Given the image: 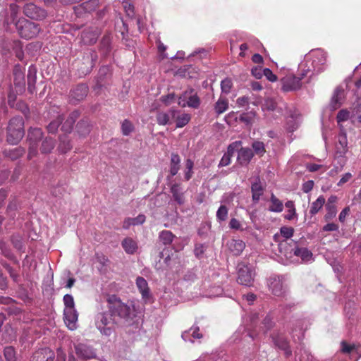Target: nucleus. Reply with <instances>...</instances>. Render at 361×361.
Instances as JSON below:
<instances>
[{
  "instance_id": "nucleus-1",
  "label": "nucleus",
  "mask_w": 361,
  "mask_h": 361,
  "mask_svg": "<svg viewBox=\"0 0 361 361\" xmlns=\"http://www.w3.org/2000/svg\"><path fill=\"white\" fill-rule=\"evenodd\" d=\"M108 310L117 323L125 326H131L140 318V312L132 302L125 303L116 295H109L107 298Z\"/></svg>"
},
{
  "instance_id": "nucleus-2",
  "label": "nucleus",
  "mask_w": 361,
  "mask_h": 361,
  "mask_svg": "<svg viewBox=\"0 0 361 361\" xmlns=\"http://www.w3.org/2000/svg\"><path fill=\"white\" fill-rule=\"evenodd\" d=\"M326 54L321 49L311 50L298 66L302 77L311 78L323 72L326 68Z\"/></svg>"
},
{
  "instance_id": "nucleus-3",
  "label": "nucleus",
  "mask_w": 361,
  "mask_h": 361,
  "mask_svg": "<svg viewBox=\"0 0 361 361\" xmlns=\"http://www.w3.org/2000/svg\"><path fill=\"white\" fill-rule=\"evenodd\" d=\"M259 319V314L257 312H251L247 317L245 328V336H247L255 341L259 336V331L262 330L264 334L270 330L274 325L273 317L271 313L268 314L262 323V326L257 328V324Z\"/></svg>"
},
{
  "instance_id": "nucleus-4",
  "label": "nucleus",
  "mask_w": 361,
  "mask_h": 361,
  "mask_svg": "<svg viewBox=\"0 0 361 361\" xmlns=\"http://www.w3.org/2000/svg\"><path fill=\"white\" fill-rule=\"evenodd\" d=\"M24 122L20 116L12 118L7 128V142L11 145L18 144L24 136Z\"/></svg>"
},
{
  "instance_id": "nucleus-5",
  "label": "nucleus",
  "mask_w": 361,
  "mask_h": 361,
  "mask_svg": "<svg viewBox=\"0 0 361 361\" xmlns=\"http://www.w3.org/2000/svg\"><path fill=\"white\" fill-rule=\"evenodd\" d=\"M116 319L111 315V312H104L98 313L95 317V325L100 333L106 336H111L115 331Z\"/></svg>"
},
{
  "instance_id": "nucleus-6",
  "label": "nucleus",
  "mask_w": 361,
  "mask_h": 361,
  "mask_svg": "<svg viewBox=\"0 0 361 361\" xmlns=\"http://www.w3.org/2000/svg\"><path fill=\"white\" fill-rule=\"evenodd\" d=\"M305 240L299 241L290 240L289 244L286 257H291L294 255L300 258L303 262H310L313 260V255L312 252L305 246Z\"/></svg>"
},
{
  "instance_id": "nucleus-7",
  "label": "nucleus",
  "mask_w": 361,
  "mask_h": 361,
  "mask_svg": "<svg viewBox=\"0 0 361 361\" xmlns=\"http://www.w3.org/2000/svg\"><path fill=\"white\" fill-rule=\"evenodd\" d=\"M16 28L20 37L30 39L35 37L40 32L39 25L24 18L16 22Z\"/></svg>"
},
{
  "instance_id": "nucleus-8",
  "label": "nucleus",
  "mask_w": 361,
  "mask_h": 361,
  "mask_svg": "<svg viewBox=\"0 0 361 361\" xmlns=\"http://www.w3.org/2000/svg\"><path fill=\"white\" fill-rule=\"evenodd\" d=\"M237 273L238 283L247 287H250L253 285L255 276V269L252 265L239 263L238 265Z\"/></svg>"
},
{
  "instance_id": "nucleus-9",
  "label": "nucleus",
  "mask_w": 361,
  "mask_h": 361,
  "mask_svg": "<svg viewBox=\"0 0 361 361\" xmlns=\"http://www.w3.org/2000/svg\"><path fill=\"white\" fill-rule=\"evenodd\" d=\"M267 286L269 291L275 296L283 297L287 292V286L285 283V276L273 274L267 279Z\"/></svg>"
},
{
  "instance_id": "nucleus-10",
  "label": "nucleus",
  "mask_w": 361,
  "mask_h": 361,
  "mask_svg": "<svg viewBox=\"0 0 361 361\" xmlns=\"http://www.w3.org/2000/svg\"><path fill=\"white\" fill-rule=\"evenodd\" d=\"M43 133L41 128H30L28 132L29 152L27 157L31 159L37 154L38 142L42 140Z\"/></svg>"
},
{
  "instance_id": "nucleus-11",
  "label": "nucleus",
  "mask_w": 361,
  "mask_h": 361,
  "mask_svg": "<svg viewBox=\"0 0 361 361\" xmlns=\"http://www.w3.org/2000/svg\"><path fill=\"white\" fill-rule=\"evenodd\" d=\"M298 75H288L281 80L282 89L285 92L299 90L302 86L301 80L305 78L302 77L301 71L298 70Z\"/></svg>"
},
{
  "instance_id": "nucleus-12",
  "label": "nucleus",
  "mask_w": 361,
  "mask_h": 361,
  "mask_svg": "<svg viewBox=\"0 0 361 361\" xmlns=\"http://www.w3.org/2000/svg\"><path fill=\"white\" fill-rule=\"evenodd\" d=\"M23 13L29 18L42 20L47 16V11L33 3L26 4L23 6Z\"/></svg>"
},
{
  "instance_id": "nucleus-13",
  "label": "nucleus",
  "mask_w": 361,
  "mask_h": 361,
  "mask_svg": "<svg viewBox=\"0 0 361 361\" xmlns=\"http://www.w3.org/2000/svg\"><path fill=\"white\" fill-rule=\"evenodd\" d=\"M77 356L80 359L90 360L96 357V351L92 346L87 343H78L75 345Z\"/></svg>"
},
{
  "instance_id": "nucleus-14",
  "label": "nucleus",
  "mask_w": 361,
  "mask_h": 361,
  "mask_svg": "<svg viewBox=\"0 0 361 361\" xmlns=\"http://www.w3.org/2000/svg\"><path fill=\"white\" fill-rule=\"evenodd\" d=\"M281 235L285 238V240L279 243V250L281 254L287 255L288 250H286L290 244V238L293 235L294 228L292 227L283 226L280 228Z\"/></svg>"
},
{
  "instance_id": "nucleus-15",
  "label": "nucleus",
  "mask_w": 361,
  "mask_h": 361,
  "mask_svg": "<svg viewBox=\"0 0 361 361\" xmlns=\"http://www.w3.org/2000/svg\"><path fill=\"white\" fill-rule=\"evenodd\" d=\"M54 352L49 348H42L36 350L30 357V361H54Z\"/></svg>"
},
{
  "instance_id": "nucleus-16",
  "label": "nucleus",
  "mask_w": 361,
  "mask_h": 361,
  "mask_svg": "<svg viewBox=\"0 0 361 361\" xmlns=\"http://www.w3.org/2000/svg\"><path fill=\"white\" fill-rule=\"evenodd\" d=\"M88 92V87L85 84H80L73 88L70 93L71 102L77 104L79 102L83 100Z\"/></svg>"
},
{
  "instance_id": "nucleus-17",
  "label": "nucleus",
  "mask_w": 361,
  "mask_h": 361,
  "mask_svg": "<svg viewBox=\"0 0 361 361\" xmlns=\"http://www.w3.org/2000/svg\"><path fill=\"white\" fill-rule=\"evenodd\" d=\"M274 345L284 352L286 357H289L292 354L288 342L286 338L279 334H273L271 336Z\"/></svg>"
},
{
  "instance_id": "nucleus-18",
  "label": "nucleus",
  "mask_w": 361,
  "mask_h": 361,
  "mask_svg": "<svg viewBox=\"0 0 361 361\" xmlns=\"http://www.w3.org/2000/svg\"><path fill=\"white\" fill-rule=\"evenodd\" d=\"M337 142L336 144V153L340 157H343L348 151V138L344 129L341 128L337 136Z\"/></svg>"
},
{
  "instance_id": "nucleus-19",
  "label": "nucleus",
  "mask_w": 361,
  "mask_h": 361,
  "mask_svg": "<svg viewBox=\"0 0 361 361\" xmlns=\"http://www.w3.org/2000/svg\"><path fill=\"white\" fill-rule=\"evenodd\" d=\"M14 85L17 92H22L25 90V75L20 66H15L13 69Z\"/></svg>"
},
{
  "instance_id": "nucleus-20",
  "label": "nucleus",
  "mask_w": 361,
  "mask_h": 361,
  "mask_svg": "<svg viewBox=\"0 0 361 361\" xmlns=\"http://www.w3.org/2000/svg\"><path fill=\"white\" fill-rule=\"evenodd\" d=\"M78 314L76 310H63V319L66 326L71 331L77 329Z\"/></svg>"
},
{
  "instance_id": "nucleus-21",
  "label": "nucleus",
  "mask_w": 361,
  "mask_h": 361,
  "mask_svg": "<svg viewBox=\"0 0 361 361\" xmlns=\"http://www.w3.org/2000/svg\"><path fill=\"white\" fill-rule=\"evenodd\" d=\"M254 157V152L249 147H240L238 150L237 161L241 166H247Z\"/></svg>"
},
{
  "instance_id": "nucleus-22",
  "label": "nucleus",
  "mask_w": 361,
  "mask_h": 361,
  "mask_svg": "<svg viewBox=\"0 0 361 361\" xmlns=\"http://www.w3.org/2000/svg\"><path fill=\"white\" fill-rule=\"evenodd\" d=\"M37 69L35 65H30L27 70V90L30 94L35 92V84L37 81Z\"/></svg>"
},
{
  "instance_id": "nucleus-23",
  "label": "nucleus",
  "mask_w": 361,
  "mask_h": 361,
  "mask_svg": "<svg viewBox=\"0 0 361 361\" xmlns=\"http://www.w3.org/2000/svg\"><path fill=\"white\" fill-rule=\"evenodd\" d=\"M181 336L185 341L194 343L195 339L202 338L203 335L200 332V328L198 326H192L188 330L183 332Z\"/></svg>"
},
{
  "instance_id": "nucleus-24",
  "label": "nucleus",
  "mask_w": 361,
  "mask_h": 361,
  "mask_svg": "<svg viewBox=\"0 0 361 361\" xmlns=\"http://www.w3.org/2000/svg\"><path fill=\"white\" fill-rule=\"evenodd\" d=\"M136 286L142 295V299L145 302L148 301L151 298V293L147 281L143 277L138 276L136 279Z\"/></svg>"
},
{
  "instance_id": "nucleus-25",
  "label": "nucleus",
  "mask_w": 361,
  "mask_h": 361,
  "mask_svg": "<svg viewBox=\"0 0 361 361\" xmlns=\"http://www.w3.org/2000/svg\"><path fill=\"white\" fill-rule=\"evenodd\" d=\"M186 91L188 94L185 105L190 108L198 109L200 106L201 100L197 92L192 88H189Z\"/></svg>"
},
{
  "instance_id": "nucleus-26",
  "label": "nucleus",
  "mask_w": 361,
  "mask_h": 361,
  "mask_svg": "<svg viewBox=\"0 0 361 361\" xmlns=\"http://www.w3.org/2000/svg\"><path fill=\"white\" fill-rule=\"evenodd\" d=\"M264 187L262 186L259 178H257L256 181L252 183L251 185L252 198L254 203H257L259 201L264 193Z\"/></svg>"
},
{
  "instance_id": "nucleus-27",
  "label": "nucleus",
  "mask_w": 361,
  "mask_h": 361,
  "mask_svg": "<svg viewBox=\"0 0 361 361\" xmlns=\"http://www.w3.org/2000/svg\"><path fill=\"white\" fill-rule=\"evenodd\" d=\"M19 6L16 4H11L8 9L7 10V16L4 19V22L7 24L14 23L18 20V14L19 13Z\"/></svg>"
},
{
  "instance_id": "nucleus-28",
  "label": "nucleus",
  "mask_w": 361,
  "mask_h": 361,
  "mask_svg": "<svg viewBox=\"0 0 361 361\" xmlns=\"http://www.w3.org/2000/svg\"><path fill=\"white\" fill-rule=\"evenodd\" d=\"M229 250L234 255H240L245 247V243L240 239H232L227 243Z\"/></svg>"
},
{
  "instance_id": "nucleus-29",
  "label": "nucleus",
  "mask_w": 361,
  "mask_h": 361,
  "mask_svg": "<svg viewBox=\"0 0 361 361\" xmlns=\"http://www.w3.org/2000/svg\"><path fill=\"white\" fill-rule=\"evenodd\" d=\"M357 311V306L355 300H348L345 303L344 314L345 317L350 321H354L355 313Z\"/></svg>"
},
{
  "instance_id": "nucleus-30",
  "label": "nucleus",
  "mask_w": 361,
  "mask_h": 361,
  "mask_svg": "<svg viewBox=\"0 0 361 361\" xmlns=\"http://www.w3.org/2000/svg\"><path fill=\"white\" fill-rule=\"evenodd\" d=\"M78 116L79 113L77 111H73L69 115L64 123L62 124V130L65 131L66 133H70L73 129V125Z\"/></svg>"
},
{
  "instance_id": "nucleus-31",
  "label": "nucleus",
  "mask_w": 361,
  "mask_h": 361,
  "mask_svg": "<svg viewBox=\"0 0 361 361\" xmlns=\"http://www.w3.org/2000/svg\"><path fill=\"white\" fill-rule=\"evenodd\" d=\"M121 245L125 250V252L128 254L133 255L137 250V243L130 238H125L122 243Z\"/></svg>"
},
{
  "instance_id": "nucleus-32",
  "label": "nucleus",
  "mask_w": 361,
  "mask_h": 361,
  "mask_svg": "<svg viewBox=\"0 0 361 361\" xmlns=\"http://www.w3.org/2000/svg\"><path fill=\"white\" fill-rule=\"evenodd\" d=\"M269 211L271 212L280 213L283 209V202L277 198L274 193H271L270 197V206L269 207Z\"/></svg>"
},
{
  "instance_id": "nucleus-33",
  "label": "nucleus",
  "mask_w": 361,
  "mask_h": 361,
  "mask_svg": "<svg viewBox=\"0 0 361 361\" xmlns=\"http://www.w3.org/2000/svg\"><path fill=\"white\" fill-rule=\"evenodd\" d=\"M181 190L178 183H173L171 186V192L172 193L173 198L180 205L184 203V198Z\"/></svg>"
},
{
  "instance_id": "nucleus-34",
  "label": "nucleus",
  "mask_w": 361,
  "mask_h": 361,
  "mask_svg": "<svg viewBox=\"0 0 361 361\" xmlns=\"http://www.w3.org/2000/svg\"><path fill=\"white\" fill-rule=\"evenodd\" d=\"M111 50V39L109 35H105L100 42V51L107 56Z\"/></svg>"
},
{
  "instance_id": "nucleus-35",
  "label": "nucleus",
  "mask_w": 361,
  "mask_h": 361,
  "mask_svg": "<svg viewBox=\"0 0 361 361\" xmlns=\"http://www.w3.org/2000/svg\"><path fill=\"white\" fill-rule=\"evenodd\" d=\"M11 241L15 249L20 252L25 251V243L23 237L19 233H15L11 235Z\"/></svg>"
},
{
  "instance_id": "nucleus-36",
  "label": "nucleus",
  "mask_w": 361,
  "mask_h": 361,
  "mask_svg": "<svg viewBox=\"0 0 361 361\" xmlns=\"http://www.w3.org/2000/svg\"><path fill=\"white\" fill-rule=\"evenodd\" d=\"M25 153V149L23 147H18L13 149H4V154L5 157L12 159L16 160L23 156Z\"/></svg>"
},
{
  "instance_id": "nucleus-37",
  "label": "nucleus",
  "mask_w": 361,
  "mask_h": 361,
  "mask_svg": "<svg viewBox=\"0 0 361 361\" xmlns=\"http://www.w3.org/2000/svg\"><path fill=\"white\" fill-rule=\"evenodd\" d=\"M228 356L226 353L203 355L197 361H228Z\"/></svg>"
},
{
  "instance_id": "nucleus-38",
  "label": "nucleus",
  "mask_w": 361,
  "mask_h": 361,
  "mask_svg": "<svg viewBox=\"0 0 361 361\" xmlns=\"http://www.w3.org/2000/svg\"><path fill=\"white\" fill-rule=\"evenodd\" d=\"M180 158L177 154H172L170 163V174L171 176H176L180 169Z\"/></svg>"
},
{
  "instance_id": "nucleus-39",
  "label": "nucleus",
  "mask_w": 361,
  "mask_h": 361,
  "mask_svg": "<svg viewBox=\"0 0 361 361\" xmlns=\"http://www.w3.org/2000/svg\"><path fill=\"white\" fill-rule=\"evenodd\" d=\"M343 97V90L341 87H337L331 98V105L334 109L338 108L341 104V101Z\"/></svg>"
},
{
  "instance_id": "nucleus-40",
  "label": "nucleus",
  "mask_w": 361,
  "mask_h": 361,
  "mask_svg": "<svg viewBox=\"0 0 361 361\" xmlns=\"http://www.w3.org/2000/svg\"><path fill=\"white\" fill-rule=\"evenodd\" d=\"M3 353L6 361H18L17 350L13 346L4 347Z\"/></svg>"
},
{
  "instance_id": "nucleus-41",
  "label": "nucleus",
  "mask_w": 361,
  "mask_h": 361,
  "mask_svg": "<svg viewBox=\"0 0 361 361\" xmlns=\"http://www.w3.org/2000/svg\"><path fill=\"white\" fill-rule=\"evenodd\" d=\"M60 142L58 147V149L61 153H66L72 149V145L71 141L66 135L60 136Z\"/></svg>"
},
{
  "instance_id": "nucleus-42",
  "label": "nucleus",
  "mask_w": 361,
  "mask_h": 361,
  "mask_svg": "<svg viewBox=\"0 0 361 361\" xmlns=\"http://www.w3.org/2000/svg\"><path fill=\"white\" fill-rule=\"evenodd\" d=\"M0 250L2 255L8 258V259L13 261L16 265H18V260L15 255L13 254L11 250L8 247V245L4 242L0 241Z\"/></svg>"
},
{
  "instance_id": "nucleus-43",
  "label": "nucleus",
  "mask_w": 361,
  "mask_h": 361,
  "mask_svg": "<svg viewBox=\"0 0 361 361\" xmlns=\"http://www.w3.org/2000/svg\"><path fill=\"white\" fill-rule=\"evenodd\" d=\"M175 235L172 233L171 231L168 230H164L161 231L159 234V240L164 245H169L173 241L175 238Z\"/></svg>"
},
{
  "instance_id": "nucleus-44",
  "label": "nucleus",
  "mask_w": 361,
  "mask_h": 361,
  "mask_svg": "<svg viewBox=\"0 0 361 361\" xmlns=\"http://www.w3.org/2000/svg\"><path fill=\"white\" fill-rule=\"evenodd\" d=\"M190 119L191 116L189 114L180 112L176 120V127L177 128H183L190 122Z\"/></svg>"
},
{
  "instance_id": "nucleus-45",
  "label": "nucleus",
  "mask_w": 361,
  "mask_h": 361,
  "mask_svg": "<svg viewBox=\"0 0 361 361\" xmlns=\"http://www.w3.org/2000/svg\"><path fill=\"white\" fill-rule=\"evenodd\" d=\"M55 146L54 140L50 137H46L41 146V152L44 154L50 153Z\"/></svg>"
},
{
  "instance_id": "nucleus-46",
  "label": "nucleus",
  "mask_w": 361,
  "mask_h": 361,
  "mask_svg": "<svg viewBox=\"0 0 361 361\" xmlns=\"http://www.w3.org/2000/svg\"><path fill=\"white\" fill-rule=\"evenodd\" d=\"M228 108V102L226 99L220 97L215 103L214 110L217 114H221L225 112Z\"/></svg>"
},
{
  "instance_id": "nucleus-47",
  "label": "nucleus",
  "mask_w": 361,
  "mask_h": 361,
  "mask_svg": "<svg viewBox=\"0 0 361 361\" xmlns=\"http://www.w3.org/2000/svg\"><path fill=\"white\" fill-rule=\"evenodd\" d=\"M325 204V198L324 196L320 195L314 202H312L310 213L312 215H314L322 209L323 205Z\"/></svg>"
},
{
  "instance_id": "nucleus-48",
  "label": "nucleus",
  "mask_w": 361,
  "mask_h": 361,
  "mask_svg": "<svg viewBox=\"0 0 361 361\" xmlns=\"http://www.w3.org/2000/svg\"><path fill=\"white\" fill-rule=\"evenodd\" d=\"M228 209L224 204H221L216 213V221L219 223L225 221L228 218Z\"/></svg>"
},
{
  "instance_id": "nucleus-49",
  "label": "nucleus",
  "mask_w": 361,
  "mask_h": 361,
  "mask_svg": "<svg viewBox=\"0 0 361 361\" xmlns=\"http://www.w3.org/2000/svg\"><path fill=\"white\" fill-rule=\"evenodd\" d=\"M157 123L159 126H167L169 124V117L167 111H159L156 115Z\"/></svg>"
},
{
  "instance_id": "nucleus-50",
  "label": "nucleus",
  "mask_w": 361,
  "mask_h": 361,
  "mask_svg": "<svg viewBox=\"0 0 361 361\" xmlns=\"http://www.w3.org/2000/svg\"><path fill=\"white\" fill-rule=\"evenodd\" d=\"M122 6L128 17L133 18L135 16V7L130 0H123Z\"/></svg>"
},
{
  "instance_id": "nucleus-51",
  "label": "nucleus",
  "mask_w": 361,
  "mask_h": 361,
  "mask_svg": "<svg viewBox=\"0 0 361 361\" xmlns=\"http://www.w3.org/2000/svg\"><path fill=\"white\" fill-rule=\"evenodd\" d=\"M252 147L254 153L259 157L263 156L266 152L264 142L259 140L253 141L252 143Z\"/></svg>"
},
{
  "instance_id": "nucleus-52",
  "label": "nucleus",
  "mask_w": 361,
  "mask_h": 361,
  "mask_svg": "<svg viewBox=\"0 0 361 361\" xmlns=\"http://www.w3.org/2000/svg\"><path fill=\"white\" fill-rule=\"evenodd\" d=\"M326 208V214L324 216V219L326 221H329L336 217L337 214V207L336 206L333 205H325Z\"/></svg>"
},
{
  "instance_id": "nucleus-53",
  "label": "nucleus",
  "mask_w": 361,
  "mask_h": 361,
  "mask_svg": "<svg viewBox=\"0 0 361 361\" xmlns=\"http://www.w3.org/2000/svg\"><path fill=\"white\" fill-rule=\"evenodd\" d=\"M111 73V68L109 66H103L99 70L97 82L99 85H102L104 78Z\"/></svg>"
},
{
  "instance_id": "nucleus-54",
  "label": "nucleus",
  "mask_w": 361,
  "mask_h": 361,
  "mask_svg": "<svg viewBox=\"0 0 361 361\" xmlns=\"http://www.w3.org/2000/svg\"><path fill=\"white\" fill-rule=\"evenodd\" d=\"M277 109V104L272 99H267L262 105V111H274Z\"/></svg>"
},
{
  "instance_id": "nucleus-55",
  "label": "nucleus",
  "mask_w": 361,
  "mask_h": 361,
  "mask_svg": "<svg viewBox=\"0 0 361 361\" xmlns=\"http://www.w3.org/2000/svg\"><path fill=\"white\" fill-rule=\"evenodd\" d=\"M63 120V117L59 115L56 120L52 121L47 126L49 133H54L57 130L59 126L62 123Z\"/></svg>"
},
{
  "instance_id": "nucleus-56",
  "label": "nucleus",
  "mask_w": 361,
  "mask_h": 361,
  "mask_svg": "<svg viewBox=\"0 0 361 361\" xmlns=\"http://www.w3.org/2000/svg\"><path fill=\"white\" fill-rule=\"evenodd\" d=\"M63 302L65 305L64 310H73L75 308V302L73 297L70 294H66L63 296Z\"/></svg>"
},
{
  "instance_id": "nucleus-57",
  "label": "nucleus",
  "mask_w": 361,
  "mask_h": 361,
  "mask_svg": "<svg viewBox=\"0 0 361 361\" xmlns=\"http://www.w3.org/2000/svg\"><path fill=\"white\" fill-rule=\"evenodd\" d=\"M242 141L240 140L233 142L228 146L227 152H226V154H228L230 157H232L235 152H238V150L240 149Z\"/></svg>"
},
{
  "instance_id": "nucleus-58",
  "label": "nucleus",
  "mask_w": 361,
  "mask_h": 361,
  "mask_svg": "<svg viewBox=\"0 0 361 361\" xmlns=\"http://www.w3.org/2000/svg\"><path fill=\"white\" fill-rule=\"evenodd\" d=\"M18 202L16 200H13L10 201V202L8 204L6 212L8 215L12 218L14 219L16 216V211L18 209Z\"/></svg>"
},
{
  "instance_id": "nucleus-59",
  "label": "nucleus",
  "mask_w": 361,
  "mask_h": 361,
  "mask_svg": "<svg viewBox=\"0 0 361 361\" xmlns=\"http://www.w3.org/2000/svg\"><path fill=\"white\" fill-rule=\"evenodd\" d=\"M193 161L188 159L185 162V171L184 174V178L185 180H189L192 176V168H193Z\"/></svg>"
},
{
  "instance_id": "nucleus-60",
  "label": "nucleus",
  "mask_w": 361,
  "mask_h": 361,
  "mask_svg": "<svg viewBox=\"0 0 361 361\" xmlns=\"http://www.w3.org/2000/svg\"><path fill=\"white\" fill-rule=\"evenodd\" d=\"M76 127L78 133L82 136H85L90 131V126L85 121L79 122Z\"/></svg>"
},
{
  "instance_id": "nucleus-61",
  "label": "nucleus",
  "mask_w": 361,
  "mask_h": 361,
  "mask_svg": "<svg viewBox=\"0 0 361 361\" xmlns=\"http://www.w3.org/2000/svg\"><path fill=\"white\" fill-rule=\"evenodd\" d=\"M122 133L128 135L133 130V126L128 120H124L121 124Z\"/></svg>"
},
{
  "instance_id": "nucleus-62",
  "label": "nucleus",
  "mask_w": 361,
  "mask_h": 361,
  "mask_svg": "<svg viewBox=\"0 0 361 361\" xmlns=\"http://www.w3.org/2000/svg\"><path fill=\"white\" fill-rule=\"evenodd\" d=\"M232 82L230 79L226 78L221 82V88L223 92L228 94L232 87Z\"/></svg>"
},
{
  "instance_id": "nucleus-63",
  "label": "nucleus",
  "mask_w": 361,
  "mask_h": 361,
  "mask_svg": "<svg viewBox=\"0 0 361 361\" xmlns=\"http://www.w3.org/2000/svg\"><path fill=\"white\" fill-rule=\"evenodd\" d=\"M310 355L308 353L306 349H300L299 351L297 350L295 352V357H298L300 361H304L306 360H310Z\"/></svg>"
},
{
  "instance_id": "nucleus-64",
  "label": "nucleus",
  "mask_w": 361,
  "mask_h": 361,
  "mask_svg": "<svg viewBox=\"0 0 361 361\" xmlns=\"http://www.w3.org/2000/svg\"><path fill=\"white\" fill-rule=\"evenodd\" d=\"M128 221H130V224H133V226L140 225L145 221V216L143 214H140L135 218H128Z\"/></svg>"
}]
</instances>
